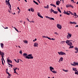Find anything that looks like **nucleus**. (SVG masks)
<instances>
[{
  "label": "nucleus",
  "instance_id": "f257e3e1",
  "mask_svg": "<svg viewBox=\"0 0 78 78\" xmlns=\"http://www.w3.org/2000/svg\"><path fill=\"white\" fill-rule=\"evenodd\" d=\"M71 41L73 42V41L72 40H67L66 41V43L68 45H72V43L71 42Z\"/></svg>",
  "mask_w": 78,
  "mask_h": 78
},
{
  "label": "nucleus",
  "instance_id": "f03ea898",
  "mask_svg": "<svg viewBox=\"0 0 78 78\" xmlns=\"http://www.w3.org/2000/svg\"><path fill=\"white\" fill-rule=\"evenodd\" d=\"M25 58L26 59H33V57L32 56V54H29L27 56H26Z\"/></svg>",
  "mask_w": 78,
  "mask_h": 78
},
{
  "label": "nucleus",
  "instance_id": "7ed1b4c3",
  "mask_svg": "<svg viewBox=\"0 0 78 78\" xmlns=\"http://www.w3.org/2000/svg\"><path fill=\"white\" fill-rule=\"evenodd\" d=\"M58 53L59 54V55H65V56L66 55V53L62 51L58 52Z\"/></svg>",
  "mask_w": 78,
  "mask_h": 78
},
{
  "label": "nucleus",
  "instance_id": "20e7f679",
  "mask_svg": "<svg viewBox=\"0 0 78 78\" xmlns=\"http://www.w3.org/2000/svg\"><path fill=\"white\" fill-rule=\"evenodd\" d=\"M4 53L3 52H2V54H1L0 55H1V56H2V58H1V60L2 61V60H3L4 63H5V60L4 59V58H3V57H4Z\"/></svg>",
  "mask_w": 78,
  "mask_h": 78
},
{
  "label": "nucleus",
  "instance_id": "39448f33",
  "mask_svg": "<svg viewBox=\"0 0 78 78\" xmlns=\"http://www.w3.org/2000/svg\"><path fill=\"white\" fill-rule=\"evenodd\" d=\"M67 34L68 35L66 36L67 38L70 39L72 37V34H69V33H68Z\"/></svg>",
  "mask_w": 78,
  "mask_h": 78
},
{
  "label": "nucleus",
  "instance_id": "423d86ee",
  "mask_svg": "<svg viewBox=\"0 0 78 78\" xmlns=\"http://www.w3.org/2000/svg\"><path fill=\"white\" fill-rule=\"evenodd\" d=\"M73 64H71V66H78V63L76 62H74Z\"/></svg>",
  "mask_w": 78,
  "mask_h": 78
},
{
  "label": "nucleus",
  "instance_id": "0eeeda50",
  "mask_svg": "<svg viewBox=\"0 0 78 78\" xmlns=\"http://www.w3.org/2000/svg\"><path fill=\"white\" fill-rule=\"evenodd\" d=\"M45 17L48 18L49 20H55V19H54L53 18H50L48 16H46Z\"/></svg>",
  "mask_w": 78,
  "mask_h": 78
},
{
  "label": "nucleus",
  "instance_id": "6e6552de",
  "mask_svg": "<svg viewBox=\"0 0 78 78\" xmlns=\"http://www.w3.org/2000/svg\"><path fill=\"white\" fill-rule=\"evenodd\" d=\"M57 26L58 28L60 29H61V28H62V27H61V25L59 24H57Z\"/></svg>",
  "mask_w": 78,
  "mask_h": 78
},
{
  "label": "nucleus",
  "instance_id": "1a4fd4ad",
  "mask_svg": "<svg viewBox=\"0 0 78 78\" xmlns=\"http://www.w3.org/2000/svg\"><path fill=\"white\" fill-rule=\"evenodd\" d=\"M73 15H74L73 16V17H74V18H76L78 17V15H76V13L75 12L73 14Z\"/></svg>",
  "mask_w": 78,
  "mask_h": 78
},
{
  "label": "nucleus",
  "instance_id": "9d476101",
  "mask_svg": "<svg viewBox=\"0 0 78 78\" xmlns=\"http://www.w3.org/2000/svg\"><path fill=\"white\" fill-rule=\"evenodd\" d=\"M34 47H38V44L37 43H35L34 44Z\"/></svg>",
  "mask_w": 78,
  "mask_h": 78
},
{
  "label": "nucleus",
  "instance_id": "9b49d317",
  "mask_svg": "<svg viewBox=\"0 0 78 78\" xmlns=\"http://www.w3.org/2000/svg\"><path fill=\"white\" fill-rule=\"evenodd\" d=\"M75 50L76 51L75 52V53H77L78 52V48L76 47H75Z\"/></svg>",
  "mask_w": 78,
  "mask_h": 78
},
{
  "label": "nucleus",
  "instance_id": "f8f14e48",
  "mask_svg": "<svg viewBox=\"0 0 78 78\" xmlns=\"http://www.w3.org/2000/svg\"><path fill=\"white\" fill-rule=\"evenodd\" d=\"M63 13L64 14H67V15H70V13H68V12H66L65 11V10H64V12H63Z\"/></svg>",
  "mask_w": 78,
  "mask_h": 78
},
{
  "label": "nucleus",
  "instance_id": "ddd939ff",
  "mask_svg": "<svg viewBox=\"0 0 78 78\" xmlns=\"http://www.w3.org/2000/svg\"><path fill=\"white\" fill-rule=\"evenodd\" d=\"M50 70L51 72H52L53 71H52V70H54V68L52 67L51 66L50 67Z\"/></svg>",
  "mask_w": 78,
  "mask_h": 78
},
{
  "label": "nucleus",
  "instance_id": "4468645a",
  "mask_svg": "<svg viewBox=\"0 0 78 78\" xmlns=\"http://www.w3.org/2000/svg\"><path fill=\"white\" fill-rule=\"evenodd\" d=\"M23 56H24V57H27V53H24L23 54Z\"/></svg>",
  "mask_w": 78,
  "mask_h": 78
},
{
  "label": "nucleus",
  "instance_id": "2eb2a0df",
  "mask_svg": "<svg viewBox=\"0 0 78 78\" xmlns=\"http://www.w3.org/2000/svg\"><path fill=\"white\" fill-rule=\"evenodd\" d=\"M59 3H60V1H57L56 2V4L57 5H59Z\"/></svg>",
  "mask_w": 78,
  "mask_h": 78
},
{
  "label": "nucleus",
  "instance_id": "dca6fc26",
  "mask_svg": "<svg viewBox=\"0 0 78 78\" xmlns=\"http://www.w3.org/2000/svg\"><path fill=\"white\" fill-rule=\"evenodd\" d=\"M7 61L8 62H10V63H12V61L10 59H7Z\"/></svg>",
  "mask_w": 78,
  "mask_h": 78
},
{
  "label": "nucleus",
  "instance_id": "f3484780",
  "mask_svg": "<svg viewBox=\"0 0 78 78\" xmlns=\"http://www.w3.org/2000/svg\"><path fill=\"white\" fill-rule=\"evenodd\" d=\"M10 7H9V8L10 10H11V4H10V3H9V4H8V5L9 6V5Z\"/></svg>",
  "mask_w": 78,
  "mask_h": 78
},
{
  "label": "nucleus",
  "instance_id": "a211bd4d",
  "mask_svg": "<svg viewBox=\"0 0 78 78\" xmlns=\"http://www.w3.org/2000/svg\"><path fill=\"white\" fill-rule=\"evenodd\" d=\"M57 10L58 12H59L60 13H61V10L58 7L57 8Z\"/></svg>",
  "mask_w": 78,
  "mask_h": 78
},
{
  "label": "nucleus",
  "instance_id": "6ab92c4d",
  "mask_svg": "<svg viewBox=\"0 0 78 78\" xmlns=\"http://www.w3.org/2000/svg\"><path fill=\"white\" fill-rule=\"evenodd\" d=\"M50 5L51 6H53L55 8H56V5H55L54 4H50Z\"/></svg>",
  "mask_w": 78,
  "mask_h": 78
},
{
  "label": "nucleus",
  "instance_id": "aec40b11",
  "mask_svg": "<svg viewBox=\"0 0 78 78\" xmlns=\"http://www.w3.org/2000/svg\"><path fill=\"white\" fill-rule=\"evenodd\" d=\"M3 45H4L3 44L1 43V46L2 48H3Z\"/></svg>",
  "mask_w": 78,
  "mask_h": 78
},
{
  "label": "nucleus",
  "instance_id": "412c9836",
  "mask_svg": "<svg viewBox=\"0 0 78 78\" xmlns=\"http://www.w3.org/2000/svg\"><path fill=\"white\" fill-rule=\"evenodd\" d=\"M49 5H47L46 7L45 6H44V8H47V9H48V7H49Z\"/></svg>",
  "mask_w": 78,
  "mask_h": 78
},
{
  "label": "nucleus",
  "instance_id": "4be33fe9",
  "mask_svg": "<svg viewBox=\"0 0 78 78\" xmlns=\"http://www.w3.org/2000/svg\"><path fill=\"white\" fill-rule=\"evenodd\" d=\"M72 45H69V46H70V47H69V48H73V46H72Z\"/></svg>",
  "mask_w": 78,
  "mask_h": 78
},
{
  "label": "nucleus",
  "instance_id": "5701e85b",
  "mask_svg": "<svg viewBox=\"0 0 78 78\" xmlns=\"http://www.w3.org/2000/svg\"><path fill=\"white\" fill-rule=\"evenodd\" d=\"M70 23H72V24H76V23L74 22H70Z\"/></svg>",
  "mask_w": 78,
  "mask_h": 78
},
{
  "label": "nucleus",
  "instance_id": "b1692460",
  "mask_svg": "<svg viewBox=\"0 0 78 78\" xmlns=\"http://www.w3.org/2000/svg\"><path fill=\"white\" fill-rule=\"evenodd\" d=\"M14 61H15V62H19V60H16V59H14Z\"/></svg>",
  "mask_w": 78,
  "mask_h": 78
},
{
  "label": "nucleus",
  "instance_id": "393cba45",
  "mask_svg": "<svg viewBox=\"0 0 78 78\" xmlns=\"http://www.w3.org/2000/svg\"><path fill=\"white\" fill-rule=\"evenodd\" d=\"M76 68H73V70L74 71H75V72H76Z\"/></svg>",
  "mask_w": 78,
  "mask_h": 78
},
{
  "label": "nucleus",
  "instance_id": "a878e982",
  "mask_svg": "<svg viewBox=\"0 0 78 78\" xmlns=\"http://www.w3.org/2000/svg\"><path fill=\"white\" fill-rule=\"evenodd\" d=\"M33 2H34V3H35V4H36L37 5H38V4L37 3V2L35 1H33Z\"/></svg>",
  "mask_w": 78,
  "mask_h": 78
},
{
  "label": "nucleus",
  "instance_id": "bb28decb",
  "mask_svg": "<svg viewBox=\"0 0 78 78\" xmlns=\"http://www.w3.org/2000/svg\"><path fill=\"white\" fill-rule=\"evenodd\" d=\"M30 10L32 12H34V9L33 8H31Z\"/></svg>",
  "mask_w": 78,
  "mask_h": 78
},
{
  "label": "nucleus",
  "instance_id": "cd10ccee",
  "mask_svg": "<svg viewBox=\"0 0 78 78\" xmlns=\"http://www.w3.org/2000/svg\"><path fill=\"white\" fill-rule=\"evenodd\" d=\"M24 42L25 44H27L28 43V41L25 40L24 41Z\"/></svg>",
  "mask_w": 78,
  "mask_h": 78
},
{
  "label": "nucleus",
  "instance_id": "c85d7f7f",
  "mask_svg": "<svg viewBox=\"0 0 78 78\" xmlns=\"http://www.w3.org/2000/svg\"><path fill=\"white\" fill-rule=\"evenodd\" d=\"M58 11H54V12H53V13H54V14H57V13H58Z\"/></svg>",
  "mask_w": 78,
  "mask_h": 78
},
{
  "label": "nucleus",
  "instance_id": "c756f323",
  "mask_svg": "<svg viewBox=\"0 0 78 78\" xmlns=\"http://www.w3.org/2000/svg\"><path fill=\"white\" fill-rule=\"evenodd\" d=\"M52 73H57V72L55 71H52Z\"/></svg>",
  "mask_w": 78,
  "mask_h": 78
},
{
  "label": "nucleus",
  "instance_id": "7c9ffc66",
  "mask_svg": "<svg viewBox=\"0 0 78 78\" xmlns=\"http://www.w3.org/2000/svg\"><path fill=\"white\" fill-rule=\"evenodd\" d=\"M64 42H66V41H62L61 42V44H64Z\"/></svg>",
  "mask_w": 78,
  "mask_h": 78
},
{
  "label": "nucleus",
  "instance_id": "2f4dec72",
  "mask_svg": "<svg viewBox=\"0 0 78 78\" xmlns=\"http://www.w3.org/2000/svg\"><path fill=\"white\" fill-rule=\"evenodd\" d=\"M68 12H69L71 15H73V14L72 12H70V11H69Z\"/></svg>",
  "mask_w": 78,
  "mask_h": 78
},
{
  "label": "nucleus",
  "instance_id": "473e14b6",
  "mask_svg": "<svg viewBox=\"0 0 78 78\" xmlns=\"http://www.w3.org/2000/svg\"><path fill=\"white\" fill-rule=\"evenodd\" d=\"M51 12H54V10L52 8H51Z\"/></svg>",
  "mask_w": 78,
  "mask_h": 78
},
{
  "label": "nucleus",
  "instance_id": "72a5a7b5",
  "mask_svg": "<svg viewBox=\"0 0 78 78\" xmlns=\"http://www.w3.org/2000/svg\"><path fill=\"white\" fill-rule=\"evenodd\" d=\"M63 58L62 57H61L60 59V61H63Z\"/></svg>",
  "mask_w": 78,
  "mask_h": 78
},
{
  "label": "nucleus",
  "instance_id": "f704fd0d",
  "mask_svg": "<svg viewBox=\"0 0 78 78\" xmlns=\"http://www.w3.org/2000/svg\"><path fill=\"white\" fill-rule=\"evenodd\" d=\"M46 38H48V39H49V40H51V38L50 37H49L47 36L46 37Z\"/></svg>",
  "mask_w": 78,
  "mask_h": 78
},
{
  "label": "nucleus",
  "instance_id": "c9c22d12",
  "mask_svg": "<svg viewBox=\"0 0 78 78\" xmlns=\"http://www.w3.org/2000/svg\"><path fill=\"white\" fill-rule=\"evenodd\" d=\"M8 75L7 78H10V77H11V74H9Z\"/></svg>",
  "mask_w": 78,
  "mask_h": 78
},
{
  "label": "nucleus",
  "instance_id": "e433bc0d",
  "mask_svg": "<svg viewBox=\"0 0 78 78\" xmlns=\"http://www.w3.org/2000/svg\"><path fill=\"white\" fill-rule=\"evenodd\" d=\"M62 70H63V71H64V72H68V70H65L64 69H62Z\"/></svg>",
  "mask_w": 78,
  "mask_h": 78
},
{
  "label": "nucleus",
  "instance_id": "4c0bfd02",
  "mask_svg": "<svg viewBox=\"0 0 78 78\" xmlns=\"http://www.w3.org/2000/svg\"><path fill=\"white\" fill-rule=\"evenodd\" d=\"M5 3H7L8 4H9V3H8V2L7 0H6L5 1Z\"/></svg>",
  "mask_w": 78,
  "mask_h": 78
},
{
  "label": "nucleus",
  "instance_id": "58836bf2",
  "mask_svg": "<svg viewBox=\"0 0 78 78\" xmlns=\"http://www.w3.org/2000/svg\"><path fill=\"white\" fill-rule=\"evenodd\" d=\"M75 73L76 74H77V75H78V72H76V71H75Z\"/></svg>",
  "mask_w": 78,
  "mask_h": 78
},
{
  "label": "nucleus",
  "instance_id": "ea45409f",
  "mask_svg": "<svg viewBox=\"0 0 78 78\" xmlns=\"http://www.w3.org/2000/svg\"><path fill=\"white\" fill-rule=\"evenodd\" d=\"M66 7L67 8H69V4H67L66 6Z\"/></svg>",
  "mask_w": 78,
  "mask_h": 78
},
{
  "label": "nucleus",
  "instance_id": "a19ab883",
  "mask_svg": "<svg viewBox=\"0 0 78 78\" xmlns=\"http://www.w3.org/2000/svg\"><path fill=\"white\" fill-rule=\"evenodd\" d=\"M2 65H3V66H4V63H3V60L2 59Z\"/></svg>",
  "mask_w": 78,
  "mask_h": 78
},
{
  "label": "nucleus",
  "instance_id": "79ce46f5",
  "mask_svg": "<svg viewBox=\"0 0 78 78\" xmlns=\"http://www.w3.org/2000/svg\"><path fill=\"white\" fill-rule=\"evenodd\" d=\"M2 53H3V52H2V51H1L0 50V55L2 54Z\"/></svg>",
  "mask_w": 78,
  "mask_h": 78
},
{
  "label": "nucleus",
  "instance_id": "37998d69",
  "mask_svg": "<svg viewBox=\"0 0 78 78\" xmlns=\"http://www.w3.org/2000/svg\"><path fill=\"white\" fill-rule=\"evenodd\" d=\"M54 34H57V35H58V33L57 32H54Z\"/></svg>",
  "mask_w": 78,
  "mask_h": 78
},
{
  "label": "nucleus",
  "instance_id": "c03bdc74",
  "mask_svg": "<svg viewBox=\"0 0 78 78\" xmlns=\"http://www.w3.org/2000/svg\"><path fill=\"white\" fill-rule=\"evenodd\" d=\"M42 37H43V38H47L46 37H45V36H43Z\"/></svg>",
  "mask_w": 78,
  "mask_h": 78
},
{
  "label": "nucleus",
  "instance_id": "a18cd8bd",
  "mask_svg": "<svg viewBox=\"0 0 78 78\" xmlns=\"http://www.w3.org/2000/svg\"><path fill=\"white\" fill-rule=\"evenodd\" d=\"M39 14H40L39 13H38V14H37V15H38V16H39V17H40V16H41Z\"/></svg>",
  "mask_w": 78,
  "mask_h": 78
},
{
  "label": "nucleus",
  "instance_id": "49530a36",
  "mask_svg": "<svg viewBox=\"0 0 78 78\" xmlns=\"http://www.w3.org/2000/svg\"><path fill=\"white\" fill-rule=\"evenodd\" d=\"M20 54H21V55H22V51H20Z\"/></svg>",
  "mask_w": 78,
  "mask_h": 78
},
{
  "label": "nucleus",
  "instance_id": "de8ad7c7",
  "mask_svg": "<svg viewBox=\"0 0 78 78\" xmlns=\"http://www.w3.org/2000/svg\"><path fill=\"white\" fill-rule=\"evenodd\" d=\"M6 73L7 74H8V75H10V74H9V72H6Z\"/></svg>",
  "mask_w": 78,
  "mask_h": 78
},
{
  "label": "nucleus",
  "instance_id": "09e8293b",
  "mask_svg": "<svg viewBox=\"0 0 78 78\" xmlns=\"http://www.w3.org/2000/svg\"><path fill=\"white\" fill-rule=\"evenodd\" d=\"M20 10H19L18 11V13L19 14L20 13Z\"/></svg>",
  "mask_w": 78,
  "mask_h": 78
},
{
  "label": "nucleus",
  "instance_id": "8fccbe9b",
  "mask_svg": "<svg viewBox=\"0 0 78 78\" xmlns=\"http://www.w3.org/2000/svg\"><path fill=\"white\" fill-rule=\"evenodd\" d=\"M30 23H31V22H32L33 23H34V21H30Z\"/></svg>",
  "mask_w": 78,
  "mask_h": 78
},
{
  "label": "nucleus",
  "instance_id": "3c124183",
  "mask_svg": "<svg viewBox=\"0 0 78 78\" xmlns=\"http://www.w3.org/2000/svg\"><path fill=\"white\" fill-rule=\"evenodd\" d=\"M40 17H41V18H43V17L42 16H40Z\"/></svg>",
  "mask_w": 78,
  "mask_h": 78
},
{
  "label": "nucleus",
  "instance_id": "603ef678",
  "mask_svg": "<svg viewBox=\"0 0 78 78\" xmlns=\"http://www.w3.org/2000/svg\"><path fill=\"white\" fill-rule=\"evenodd\" d=\"M15 30H16V31H17V32H18V33H19V31H18V30H17L16 29H15Z\"/></svg>",
  "mask_w": 78,
  "mask_h": 78
},
{
  "label": "nucleus",
  "instance_id": "864d4df0",
  "mask_svg": "<svg viewBox=\"0 0 78 78\" xmlns=\"http://www.w3.org/2000/svg\"><path fill=\"white\" fill-rule=\"evenodd\" d=\"M8 64L9 66H10V64H10V63H9V62H8Z\"/></svg>",
  "mask_w": 78,
  "mask_h": 78
},
{
  "label": "nucleus",
  "instance_id": "5fc2aeb1",
  "mask_svg": "<svg viewBox=\"0 0 78 78\" xmlns=\"http://www.w3.org/2000/svg\"><path fill=\"white\" fill-rule=\"evenodd\" d=\"M4 28H5V29H8V27H6V28L5 27Z\"/></svg>",
  "mask_w": 78,
  "mask_h": 78
},
{
  "label": "nucleus",
  "instance_id": "6e6d98bb",
  "mask_svg": "<svg viewBox=\"0 0 78 78\" xmlns=\"http://www.w3.org/2000/svg\"><path fill=\"white\" fill-rule=\"evenodd\" d=\"M37 1L38 2H39V3H40V1H39V0H37Z\"/></svg>",
  "mask_w": 78,
  "mask_h": 78
},
{
  "label": "nucleus",
  "instance_id": "4d7b16f0",
  "mask_svg": "<svg viewBox=\"0 0 78 78\" xmlns=\"http://www.w3.org/2000/svg\"><path fill=\"white\" fill-rule=\"evenodd\" d=\"M71 2H74V0H71Z\"/></svg>",
  "mask_w": 78,
  "mask_h": 78
},
{
  "label": "nucleus",
  "instance_id": "13d9d810",
  "mask_svg": "<svg viewBox=\"0 0 78 78\" xmlns=\"http://www.w3.org/2000/svg\"><path fill=\"white\" fill-rule=\"evenodd\" d=\"M18 9H19V10H20V9H19V7H17Z\"/></svg>",
  "mask_w": 78,
  "mask_h": 78
},
{
  "label": "nucleus",
  "instance_id": "bf43d9fd",
  "mask_svg": "<svg viewBox=\"0 0 78 78\" xmlns=\"http://www.w3.org/2000/svg\"><path fill=\"white\" fill-rule=\"evenodd\" d=\"M9 0H8V1H7L8 2V3H10V2H9Z\"/></svg>",
  "mask_w": 78,
  "mask_h": 78
},
{
  "label": "nucleus",
  "instance_id": "052dcab7",
  "mask_svg": "<svg viewBox=\"0 0 78 78\" xmlns=\"http://www.w3.org/2000/svg\"><path fill=\"white\" fill-rule=\"evenodd\" d=\"M51 40H55V39H54L52 38H51Z\"/></svg>",
  "mask_w": 78,
  "mask_h": 78
},
{
  "label": "nucleus",
  "instance_id": "680f3d73",
  "mask_svg": "<svg viewBox=\"0 0 78 78\" xmlns=\"http://www.w3.org/2000/svg\"><path fill=\"white\" fill-rule=\"evenodd\" d=\"M75 27H78V25H77Z\"/></svg>",
  "mask_w": 78,
  "mask_h": 78
},
{
  "label": "nucleus",
  "instance_id": "e2e57ef3",
  "mask_svg": "<svg viewBox=\"0 0 78 78\" xmlns=\"http://www.w3.org/2000/svg\"><path fill=\"white\" fill-rule=\"evenodd\" d=\"M35 41H37V39H36V38H35V40H34Z\"/></svg>",
  "mask_w": 78,
  "mask_h": 78
},
{
  "label": "nucleus",
  "instance_id": "0e129e2a",
  "mask_svg": "<svg viewBox=\"0 0 78 78\" xmlns=\"http://www.w3.org/2000/svg\"><path fill=\"white\" fill-rule=\"evenodd\" d=\"M14 71H16V69H14Z\"/></svg>",
  "mask_w": 78,
  "mask_h": 78
},
{
  "label": "nucleus",
  "instance_id": "69168bd1",
  "mask_svg": "<svg viewBox=\"0 0 78 78\" xmlns=\"http://www.w3.org/2000/svg\"><path fill=\"white\" fill-rule=\"evenodd\" d=\"M14 71H16V69H14Z\"/></svg>",
  "mask_w": 78,
  "mask_h": 78
},
{
  "label": "nucleus",
  "instance_id": "338daca9",
  "mask_svg": "<svg viewBox=\"0 0 78 78\" xmlns=\"http://www.w3.org/2000/svg\"><path fill=\"white\" fill-rule=\"evenodd\" d=\"M12 14L14 15V14H15L16 13H15L14 12L13 13H12Z\"/></svg>",
  "mask_w": 78,
  "mask_h": 78
},
{
  "label": "nucleus",
  "instance_id": "774afa93",
  "mask_svg": "<svg viewBox=\"0 0 78 78\" xmlns=\"http://www.w3.org/2000/svg\"><path fill=\"white\" fill-rule=\"evenodd\" d=\"M28 11H30V9H28Z\"/></svg>",
  "mask_w": 78,
  "mask_h": 78
}]
</instances>
